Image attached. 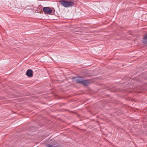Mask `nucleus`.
I'll use <instances>...</instances> for the list:
<instances>
[{
    "mask_svg": "<svg viewBox=\"0 0 147 147\" xmlns=\"http://www.w3.org/2000/svg\"><path fill=\"white\" fill-rule=\"evenodd\" d=\"M43 11L45 14H50L52 12V9L49 7H45L43 8Z\"/></svg>",
    "mask_w": 147,
    "mask_h": 147,
    "instance_id": "3",
    "label": "nucleus"
},
{
    "mask_svg": "<svg viewBox=\"0 0 147 147\" xmlns=\"http://www.w3.org/2000/svg\"><path fill=\"white\" fill-rule=\"evenodd\" d=\"M90 82L89 80H84V78L83 79L81 84L83 85L84 86H86L90 84Z\"/></svg>",
    "mask_w": 147,
    "mask_h": 147,
    "instance_id": "5",
    "label": "nucleus"
},
{
    "mask_svg": "<svg viewBox=\"0 0 147 147\" xmlns=\"http://www.w3.org/2000/svg\"><path fill=\"white\" fill-rule=\"evenodd\" d=\"M59 3L65 7H69L73 6L74 5V2L73 1H69L65 0H61L59 1Z\"/></svg>",
    "mask_w": 147,
    "mask_h": 147,
    "instance_id": "1",
    "label": "nucleus"
},
{
    "mask_svg": "<svg viewBox=\"0 0 147 147\" xmlns=\"http://www.w3.org/2000/svg\"><path fill=\"white\" fill-rule=\"evenodd\" d=\"M47 147H56L55 146H53V145H51L50 144L47 145Z\"/></svg>",
    "mask_w": 147,
    "mask_h": 147,
    "instance_id": "7",
    "label": "nucleus"
},
{
    "mask_svg": "<svg viewBox=\"0 0 147 147\" xmlns=\"http://www.w3.org/2000/svg\"><path fill=\"white\" fill-rule=\"evenodd\" d=\"M83 78L79 76L73 78V79H74V81L77 83L81 84Z\"/></svg>",
    "mask_w": 147,
    "mask_h": 147,
    "instance_id": "2",
    "label": "nucleus"
},
{
    "mask_svg": "<svg viewBox=\"0 0 147 147\" xmlns=\"http://www.w3.org/2000/svg\"><path fill=\"white\" fill-rule=\"evenodd\" d=\"M39 7H42V6H39Z\"/></svg>",
    "mask_w": 147,
    "mask_h": 147,
    "instance_id": "8",
    "label": "nucleus"
},
{
    "mask_svg": "<svg viewBox=\"0 0 147 147\" xmlns=\"http://www.w3.org/2000/svg\"><path fill=\"white\" fill-rule=\"evenodd\" d=\"M142 41L144 44L147 45V33L144 35Z\"/></svg>",
    "mask_w": 147,
    "mask_h": 147,
    "instance_id": "6",
    "label": "nucleus"
},
{
    "mask_svg": "<svg viewBox=\"0 0 147 147\" xmlns=\"http://www.w3.org/2000/svg\"><path fill=\"white\" fill-rule=\"evenodd\" d=\"M33 71L31 69H28L26 72V75L29 77H32L33 75Z\"/></svg>",
    "mask_w": 147,
    "mask_h": 147,
    "instance_id": "4",
    "label": "nucleus"
}]
</instances>
